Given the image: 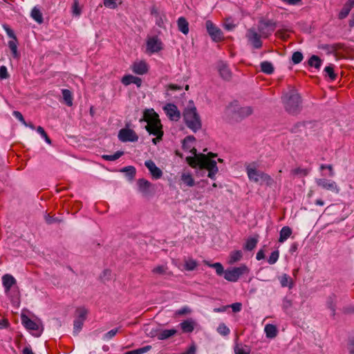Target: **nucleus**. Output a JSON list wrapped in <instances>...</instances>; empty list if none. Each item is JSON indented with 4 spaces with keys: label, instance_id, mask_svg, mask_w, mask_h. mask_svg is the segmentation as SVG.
I'll return each instance as SVG.
<instances>
[{
    "label": "nucleus",
    "instance_id": "1",
    "mask_svg": "<svg viewBox=\"0 0 354 354\" xmlns=\"http://www.w3.org/2000/svg\"><path fill=\"white\" fill-rule=\"evenodd\" d=\"M183 149L188 153L185 160L189 165L196 170L197 176L201 177L207 176L212 180L216 179L218 172L217 162L214 160L216 154L197 153L195 148V138L191 136L183 140Z\"/></svg>",
    "mask_w": 354,
    "mask_h": 354
},
{
    "label": "nucleus",
    "instance_id": "2",
    "mask_svg": "<svg viewBox=\"0 0 354 354\" xmlns=\"http://www.w3.org/2000/svg\"><path fill=\"white\" fill-rule=\"evenodd\" d=\"M245 171L248 179L255 183L271 186L274 180L271 176L259 169V165L257 162H252L245 166Z\"/></svg>",
    "mask_w": 354,
    "mask_h": 354
},
{
    "label": "nucleus",
    "instance_id": "3",
    "mask_svg": "<svg viewBox=\"0 0 354 354\" xmlns=\"http://www.w3.org/2000/svg\"><path fill=\"white\" fill-rule=\"evenodd\" d=\"M282 101L286 110L292 114L297 113L301 107V97L294 88H290L282 96Z\"/></svg>",
    "mask_w": 354,
    "mask_h": 354
},
{
    "label": "nucleus",
    "instance_id": "4",
    "mask_svg": "<svg viewBox=\"0 0 354 354\" xmlns=\"http://www.w3.org/2000/svg\"><path fill=\"white\" fill-rule=\"evenodd\" d=\"M183 117L186 125L193 131L196 132L201 128V119L194 105L188 106L185 109Z\"/></svg>",
    "mask_w": 354,
    "mask_h": 354
},
{
    "label": "nucleus",
    "instance_id": "5",
    "mask_svg": "<svg viewBox=\"0 0 354 354\" xmlns=\"http://www.w3.org/2000/svg\"><path fill=\"white\" fill-rule=\"evenodd\" d=\"M250 269L245 265L243 264L239 267H234L225 270L224 278L231 282H236L239 280L241 276L248 274Z\"/></svg>",
    "mask_w": 354,
    "mask_h": 354
},
{
    "label": "nucleus",
    "instance_id": "6",
    "mask_svg": "<svg viewBox=\"0 0 354 354\" xmlns=\"http://www.w3.org/2000/svg\"><path fill=\"white\" fill-rule=\"evenodd\" d=\"M146 122V130L150 133L155 135V111L153 109H147L143 111V116L140 120Z\"/></svg>",
    "mask_w": 354,
    "mask_h": 354
},
{
    "label": "nucleus",
    "instance_id": "7",
    "mask_svg": "<svg viewBox=\"0 0 354 354\" xmlns=\"http://www.w3.org/2000/svg\"><path fill=\"white\" fill-rule=\"evenodd\" d=\"M138 190L142 197L149 199L153 196V184L145 178L137 180Z\"/></svg>",
    "mask_w": 354,
    "mask_h": 354
},
{
    "label": "nucleus",
    "instance_id": "8",
    "mask_svg": "<svg viewBox=\"0 0 354 354\" xmlns=\"http://www.w3.org/2000/svg\"><path fill=\"white\" fill-rule=\"evenodd\" d=\"M207 31L212 40L219 41L222 40L223 35L221 30L216 26L211 21L208 20L205 23Z\"/></svg>",
    "mask_w": 354,
    "mask_h": 354
},
{
    "label": "nucleus",
    "instance_id": "9",
    "mask_svg": "<svg viewBox=\"0 0 354 354\" xmlns=\"http://www.w3.org/2000/svg\"><path fill=\"white\" fill-rule=\"evenodd\" d=\"M163 111L167 118L171 121H178L180 118V112L178 107L171 103H168L163 106Z\"/></svg>",
    "mask_w": 354,
    "mask_h": 354
},
{
    "label": "nucleus",
    "instance_id": "10",
    "mask_svg": "<svg viewBox=\"0 0 354 354\" xmlns=\"http://www.w3.org/2000/svg\"><path fill=\"white\" fill-rule=\"evenodd\" d=\"M248 43L254 48H260L262 46L261 34L259 35L254 28L249 29L245 35Z\"/></svg>",
    "mask_w": 354,
    "mask_h": 354
},
{
    "label": "nucleus",
    "instance_id": "11",
    "mask_svg": "<svg viewBox=\"0 0 354 354\" xmlns=\"http://www.w3.org/2000/svg\"><path fill=\"white\" fill-rule=\"evenodd\" d=\"M118 138L120 141L124 142H136L138 140V136L133 130L124 128L119 131Z\"/></svg>",
    "mask_w": 354,
    "mask_h": 354
},
{
    "label": "nucleus",
    "instance_id": "12",
    "mask_svg": "<svg viewBox=\"0 0 354 354\" xmlns=\"http://www.w3.org/2000/svg\"><path fill=\"white\" fill-rule=\"evenodd\" d=\"M316 183L318 186L333 192L338 193L339 191L337 184L333 180H327L325 178H319L316 180Z\"/></svg>",
    "mask_w": 354,
    "mask_h": 354
},
{
    "label": "nucleus",
    "instance_id": "13",
    "mask_svg": "<svg viewBox=\"0 0 354 354\" xmlns=\"http://www.w3.org/2000/svg\"><path fill=\"white\" fill-rule=\"evenodd\" d=\"M274 28V24L271 21H261L259 25V30L263 37H267L271 35Z\"/></svg>",
    "mask_w": 354,
    "mask_h": 354
},
{
    "label": "nucleus",
    "instance_id": "14",
    "mask_svg": "<svg viewBox=\"0 0 354 354\" xmlns=\"http://www.w3.org/2000/svg\"><path fill=\"white\" fill-rule=\"evenodd\" d=\"M2 283L5 288L6 294L9 296L12 286L17 283V281L13 276L6 274L2 277Z\"/></svg>",
    "mask_w": 354,
    "mask_h": 354
},
{
    "label": "nucleus",
    "instance_id": "15",
    "mask_svg": "<svg viewBox=\"0 0 354 354\" xmlns=\"http://www.w3.org/2000/svg\"><path fill=\"white\" fill-rule=\"evenodd\" d=\"M149 69L147 64L145 61L135 62L131 66L133 72L138 75H143L147 73Z\"/></svg>",
    "mask_w": 354,
    "mask_h": 354
},
{
    "label": "nucleus",
    "instance_id": "16",
    "mask_svg": "<svg viewBox=\"0 0 354 354\" xmlns=\"http://www.w3.org/2000/svg\"><path fill=\"white\" fill-rule=\"evenodd\" d=\"M182 183L187 187H193L195 181L190 171L183 170L180 175Z\"/></svg>",
    "mask_w": 354,
    "mask_h": 354
},
{
    "label": "nucleus",
    "instance_id": "17",
    "mask_svg": "<svg viewBox=\"0 0 354 354\" xmlns=\"http://www.w3.org/2000/svg\"><path fill=\"white\" fill-rule=\"evenodd\" d=\"M122 83L126 86L131 84H135L138 87H140L142 84V80L140 77H135L131 75H127L122 77Z\"/></svg>",
    "mask_w": 354,
    "mask_h": 354
},
{
    "label": "nucleus",
    "instance_id": "18",
    "mask_svg": "<svg viewBox=\"0 0 354 354\" xmlns=\"http://www.w3.org/2000/svg\"><path fill=\"white\" fill-rule=\"evenodd\" d=\"M177 26L179 31L184 35H186L189 33V23L185 17H180L178 19Z\"/></svg>",
    "mask_w": 354,
    "mask_h": 354
},
{
    "label": "nucleus",
    "instance_id": "19",
    "mask_svg": "<svg viewBox=\"0 0 354 354\" xmlns=\"http://www.w3.org/2000/svg\"><path fill=\"white\" fill-rule=\"evenodd\" d=\"M218 70L221 76L225 79L228 80L231 76V72L227 64L223 62L218 64Z\"/></svg>",
    "mask_w": 354,
    "mask_h": 354
},
{
    "label": "nucleus",
    "instance_id": "20",
    "mask_svg": "<svg viewBox=\"0 0 354 354\" xmlns=\"http://www.w3.org/2000/svg\"><path fill=\"white\" fill-rule=\"evenodd\" d=\"M21 320L22 323L26 328L32 330H38L39 329V325L30 319L28 317L23 315L21 317Z\"/></svg>",
    "mask_w": 354,
    "mask_h": 354
},
{
    "label": "nucleus",
    "instance_id": "21",
    "mask_svg": "<svg viewBox=\"0 0 354 354\" xmlns=\"http://www.w3.org/2000/svg\"><path fill=\"white\" fill-rule=\"evenodd\" d=\"M292 231L288 226H284L281 228L279 232V242H285L292 234Z\"/></svg>",
    "mask_w": 354,
    "mask_h": 354
},
{
    "label": "nucleus",
    "instance_id": "22",
    "mask_svg": "<svg viewBox=\"0 0 354 354\" xmlns=\"http://www.w3.org/2000/svg\"><path fill=\"white\" fill-rule=\"evenodd\" d=\"M195 326V322L192 319H188L180 324L183 332L190 333L193 331Z\"/></svg>",
    "mask_w": 354,
    "mask_h": 354
},
{
    "label": "nucleus",
    "instance_id": "23",
    "mask_svg": "<svg viewBox=\"0 0 354 354\" xmlns=\"http://www.w3.org/2000/svg\"><path fill=\"white\" fill-rule=\"evenodd\" d=\"M120 172L124 173L129 180L132 181L136 176V169L133 166H128L121 169Z\"/></svg>",
    "mask_w": 354,
    "mask_h": 354
},
{
    "label": "nucleus",
    "instance_id": "24",
    "mask_svg": "<svg viewBox=\"0 0 354 354\" xmlns=\"http://www.w3.org/2000/svg\"><path fill=\"white\" fill-rule=\"evenodd\" d=\"M243 257V253L241 250H235L230 252L228 259V263L232 265L239 261Z\"/></svg>",
    "mask_w": 354,
    "mask_h": 354
},
{
    "label": "nucleus",
    "instance_id": "25",
    "mask_svg": "<svg viewBox=\"0 0 354 354\" xmlns=\"http://www.w3.org/2000/svg\"><path fill=\"white\" fill-rule=\"evenodd\" d=\"M264 332L268 338H274L277 335V327L273 324H266L264 328Z\"/></svg>",
    "mask_w": 354,
    "mask_h": 354
},
{
    "label": "nucleus",
    "instance_id": "26",
    "mask_svg": "<svg viewBox=\"0 0 354 354\" xmlns=\"http://www.w3.org/2000/svg\"><path fill=\"white\" fill-rule=\"evenodd\" d=\"M280 283L282 287L292 288V281L291 278L286 274H283L279 278Z\"/></svg>",
    "mask_w": 354,
    "mask_h": 354
},
{
    "label": "nucleus",
    "instance_id": "27",
    "mask_svg": "<svg viewBox=\"0 0 354 354\" xmlns=\"http://www.w3.org/2000/svg\"><path fill=\"white\" fill-rule=\"evenodd\" d=\"M31 17L35 21H36L39 24H42L44 21L42 13L36 7H34L32 10Z\"/></svg>",
    "mask_w": 354,
    "mask_h": 354
},
{
    "label": "nucleus",
    "instance_id": "28",
    "mask_svg": "<svg viewBox=\"0 0 354 354\" xmlns=\"http://www.w3.org/2000/svg\"><path fill=\"white\" fill-rule=\"evenodd\" d=\"M261 70L266 74H272L274 71V67L270 62H263L261 63Z\"/></svg>",
    "mask_w": 354,
    "mask_h": 354
},
{
    "label": "nucleus",
    "instance_id": "29",
    "mask_svg": "<svg viewBox=\"0 0 354 354\" xmlns=\"http://www.w3.org/2000/svg\"><path fill=\"white\" fill-rule=\"evenodd\" d=\"M322 60L317 55H312L308 60L309 66L315 67V68H319L322 66Z\"/></svg>",
    "mask_w": 354,
    "mask_h": 354
},
{
    "label": "nucleus",
    "instance_id": "30",
    "mask_svg": "<svg viewBox=\"0 0 354 354\" xmlns=\"http://www.w3.org/2000/svg\"><path fill=\"white\" fill-rule=\"evenodd\" d=\"M198 266V263L196 260L189 258L185 260V269L188 271L194 270Z\"/></svg>",
    "mask_w": 354,
    "mask_h": 354
},
{
    "label": "nucleus",
    "instance_id": "31",
    "mask_svg": "<svg viewBox=\"0 0 354 354\" xmlns=\"http://www.w3.org/2000/svg\"><path fill=\"white\" fill-rule=\"evenodd\" d=\"M236 354H250V348L248 346L243 344H236L234 348Z\"/></svg>",
    "mask_w": 354,
    "mask_h": 354
},
{
    "label": "nucleus",
    "instance_id": "32",
    "mask_svg": "<svg viewBox=\"0 0 354 354\" xmlns=\"http://www.w3.org/2000/svg\"><path fill=\"white\" fill-rule=\"evenodd\" d=\"M146 52L150 55L155 53V37H149L147 41Z\"/></svg>",
    "mask_w": 354,
    "mask_h": 354
},
{
    "label": "nucleus",
    "instance_id": "33",
    "mask_svg": "<svg viewBox=\"0 0 354 354\" xmlns=\"http://www.w3.org/2000/svg\"><path fill=\"white\" fill-rule=\"evenodd\" d=\"M62 95L66 104L69 106H72L73 97L71 92L68 89H63Z\"/></svg>",
    "mask_w": 354,
    "mask_h": 354
},
{
    "label": "nucleus",
    "instance_id": "34",
    "mask_svg": "<svg viewBox=\"0 0 354 354\" xmlns=\"http://www.w3.org/2000/svg\"><path fill=\"white\" fill-rule=\"evenodd\" d=\"M162 124H160V120L158 118V115L156 113V142L161 140L163 136V131L162 130Z\"/></svg>",
    "mask_w": 354,
    "mask_h": 354
},
{
    "label": "nucleus",
    "instance_id": "35",
    "mask_svg": "<svg viewBox=\"0 0 354 354\" xmlns=\"http://www.w3.org/2000/svg\"><path fill=\"white\" fill-rule=\"evenodd\" d=\"M151 348L152 346L151 345H147L143 347L126 352L124 354H142L150 351Z\"/></svg>",
    "mask_w": 354,
    "mask_h": 354
},
{
    "label": "nucleus",
    "instance_id": "36",
    "mask_svg": "<svg viewBox=\"0 0 354 354\" xmlns=\"http://www.w3.org/2000/svg\"><path fill=\"white\" fill-rule=\"evenodd\" d=\"M8 46L10 48L14 57H18L17 52V39H12L8 41Z\"/></svg>",
    "mask_w": 354,
    "mask_h": 354
},
{
    "label": "nucleus",
    "instance_id": "37",
    "mask_svg": "<svg viewBox=\"0 0 354 354\" xmlns=\"http://www.w3.org/2000/svg\"><path fill=\"white\" fill-rule=\"evenodd\" d=\"M353 8L345 3L341 11L339 12L338 17L340 19L346 18Z\"/></svg>",
    "mask_w": 354,
    "mask_h": 354
},
{
    "label": "nucleus",
    "instance_id": "38",
    "mask_svg": "<svg viewBox=\"0 0 354 354\" xmlns=\"http://www.w3.org/2000/svg\"><path fill=\"white\" fill-rule=\"evenodd\" d=\"M123 154V151H118L113 155H103L102 158L109 161H114L120 158Z\"/></svg>",
    "mask_w": 354,
    "mask_h": 354
},
{
    "label": "nucleus",
    "instance_id": "39",
    "mask_svg": "<svg viewBox=\"0 0 354 354\" xmlns=\"http://www.w3.org/2000/svg\"><path fill=\"white\" fill-rule=\"evenodd\" d=\"M258 242L257 239L252 237L247 240L245 245V249L247 250H252L257 245Z\"/></svg>",
    "mask_w": 354,
    "mask_h": 354
},
{
    "label": "nucleus",
    "instance_id": "40",
    "mask_svg": "<svg viewBox=\"0 0 354 354\" xmlns=\"http://www.w3.org/2000/svg\"><path fill=\"white\" fill-rule=\"evenodd\" d=\"M176 333V330L174 329L165 330L160 332L158 334V339H165Z\"/></svg>",
    "mask_w": 354,
    "mask_h": 354
},
{
    "label": "nucleus",
    "instance_id": "41",
    "mask_svg": "<svg viewBox=\"0 0 354 354\" xmlns=\"http://www.w3.org/2000/svg\"><path fill=\"white\" fill-rule=\"evenodd\" d=\"M335 305H336V297L335 295H332L329 297L327 301V306L331 310L333 315L335 314Z\"/></svg>",
    "mask_w": 354,
    "mask_h": 354
},
{
    "label": "nucleus",
    "instance_id": "42",
    "mask_svg": "<svg viewBox=\"0 0 354 354\" xmlns=\"http://www.w3.org/2000/svg\"><path fill=\"white\" fill-rule=\"evenodd\" d=\"M217 331L219 334L222 335H227L230 333L229 328L223 323H221L218 325L217 328Z\"/></svg>",
    "mask_w": 354,
    "mask_h": 354
},
{
    "label": "nucleus",
    "instance_id": "43",
    "mask_svg": "<svg viewBox=\"0 0 354 354\" xmlns=\"http://www.w3.org/2000/svg\"><path fill=\"white\" fill-rule=\"evenodd\" d=\"M211 268H213L216 270V272L218 275H225V270L221 263H212V265H211Z\"/></svg>",
    "mask_w": 354,
    "mask_h": 354
},
{
    "label": "nucleus",
    "instance_id": "44",
    "mask_svg": "<svg viewBox=\"0 0 354 354\" xmlns=\"http://www.w3.org/2000/svg\"><path fill=\"white\" fill-rule=\"evenodd\" d=\"M279 257V251H277V250L274 251L270 254V255L268 259V262L271 265L274 264L278 261Z\"/></svg>",
    "mask_w": 354,
    "mask_h": 354
},
{
    "label": "nucleus",
    "instance_id": "45",
    "mask_svg": "<svg viewBox=\"0 0 354 354\" xmlns=\"http://www.w3.org/2000/svg\"><path fill=\"white\" fill-rule=\"evenodd\" d=\"M303 59V55L301 53L297 51L292 54V61L295 64L300 63Z\"/></svg>",
    "mask_w": 354,
    "mask_h": 354
},
{
    "label": "nucleus",
    "instance_id": "46",
    "mask_svg": "<svg viewBox=\"0 0 354 354\" xmlns=\"http://www.w3.org/2000/svg\"><path fill=\"white\" fill-rule=\"evenodd\" d=\"M37 131L45 139L46 142L48 144H51V140L48 136L47 133H46L43 127L39 126L37 128Z\"/></svg>",
    "mask_w": 354,
    "mask_h": 354
},
{
    "label": "nucleus",
    "instance_id": "47",
    "mask_svg": "<svg viewBox=\"0 0 354 354\" xmlns=\"http://www.w3.org/2000/svg\"><path fill=\"white\" fill-rule=\"evenodd\" d=\"M73 14L75 16H80L81 14V8L79 6V1L78 0H74L73 6Z\"/></svg>",
    "mask_w": 354,
    "mask_h": 354
},
{
    "label": "nucleus",
    "instance_id": "48",
    "mask_svg": "<svg viewBox=\"0 0 354 354\" xmlns=\"http://www.w3.org/2000/svg\"><path fill=\"white\" fill-rule=\"evenodd\" d=\"M145 166L149 169L153 178L155 177V163L152 160H147L145 163Z\"/></svg>",
    "mask_w": 354,
    "mask_h": 354
},
{
    "label": "nucleus",
    "instance_id": "49",
    "mask_svg": "<svg viewBox=\"0 0 354 354\" xmlns=\"http://www.w3.org/2000/svg\"><path fill=\"white\" fill-rule=\"evenodd\" d=\"M118 330H119L118 328H114V329L111 330L110 331L107 332L106 333H105L104 335L103 339L104 340H109V339H112L113 337L115 336V335L118 332Z\"/></svg>",
    "mask_w": 354,
    "mask_h": 354
},
{
    "label": "nucleus",
    "instance_id": "50",
    "mask_svg": "<svg viewBox=\"0 0 354 354\" xmlns=\"http://www.w3.org/2000/svg\"><path fill=\"white\" fill-rule=\"evenodd\" d=\"M252 112V109L250 106L241 107L239 111V113L242 116H248L250 115Z\"/></svg>",
    "mask_w": 354,
    "mask_h": 354
},
{
    "label": "nucleus",
    "instance_id": "51",
    "mask_svg": "<svg viewBox=\"0 0 354 354\" xmlns=\"http://www.w3.org/2000/svg\"><path fill=\"white\" fill-rule=\"evenodd\" d=\"M77 312L78 313L79 319H80V320L84 321L88 313L87 310L84 308H80L77 309Z\"/></svg>",
    "mask_w": 354,
    "mask_h": 354
},
{
    "label": "nucleus",
    "instance_id": "52",
    "mask_svg": "<svg viewBox=\"0 0 354 354\" xmlns=\"http://www.w3.org/2000/svg\"><path fill=\"white\" fill-rule=\"evenodd\" d=\"M84 321L80 319L74 321V333H77L82 328Z\"/></svg>",
    "mask_w": 354,
    "mask_h": 354
},
{
    "label": "nucleus",
    "instance_id": "53",
    "mask_svg": "<svg viewBox=\"0 0 354 354\" xmlns=\"http://www.w3.org/2000/svg\"><path fill=\"white\" fill-rule=\"evenodd\" d=\"M118 0H104V5L106 8L114 9L117 7Z\"/></svg>",
    "mask_w": 354,
    "mask_h": 354
},
{
    "label": "nucleus",
    "instance_id": "54",
    "mask_svg": "<svg viewBox=\"0 0 354 354\" xmlns=\"http://www.w3.org/2000/svg\"><path fill=\"white\" fill-rule=\"evenodd\" d=\"M324 71L327 75L329 76L330 80H334L335 78V75L333 72V68L331 66H326L324 68Z\"/></svg>",
    "mask_w": 354,
    "mask_h": 354
},
{
    "label": "nucleus",
    "instance_id": "55",
    "mask_svg": "<svg viewBox=\"0 0 354 354\" xmlns=\"http://www.w3.org/2000/svg\"><path fill=\"white\" fill-rule=\"evenodd\" d=\"M191 312H192V310H191V308L189 307H188V306H183L180 309L178 310L176 312V314L178 315H185V314H189Z\"/></svg>",
    "mask_w": 354,
    "mask_h": 354
},
{
    "label": "nucleus",
    "instance_id": "56",
    "mask_svg": "<svg viewBox=\"0 0 354 354\" xmlns=\"http://www.w3.org/2000/svg\"><path fill=\"white\" fill-rule=\"evenodd\" d=\"M235 27L236 24L229 19L224 23V28L227 30H232Z\"/></svg>",
    "mask_w": 354,
    "mask_h": 354
},
{
    "label": "nucleus",
    "instance_id": "57",
    "mask_svg": "<svg viewBox=\"0 0 354 354\" xmlns=\"http://www.w3.org/2000/svg\"><path fill=\"white\" fill-rule=\"evenodd\" d=\"M9 77V74L7 71V68L5 66L0 67V79H7Z\"/></svg>",
    "mask_w": 354,
    "mask_h": 354
},
{
    "label": "nucleus",
    "instance_id": "58",
    "mask_svg": "<svg viewBox=\"0 0 354 354\" xmlns=\"http://www.w3.org/2000/svg\"><path fill=\"white\" fill-rule=\"evenodd\" d=\"M3 27L9 37L12 38V39H17V37L15 36L13 30L8 25H3Z\"/></svg>",
    "mask_w": 354,
    "mask_h": 354
},
{
    "label": "nucleus",
    "instance_id": "59",
    "mask_svg": "<svg viewBox=\"0 0 354 354\" xmlns=\"http://www.w3.org/2000/svg\"><path fill=\"white\" fill-rule=\"evenodd\" d=\"M227 307H230L232 309V311L234 313H237L241 310L242 304L239 302H236Z\"/></svg>",
    "mask_w": 354,
    "mask_h": 354
},
{
    "label": "nucleus",
    "instance_id": "60",
    "mask_svg": "<svg viewBox=\"0 0 354 354\" xmlns=\"http://www.w3.org/2000/svg\"><path fill=\"white\" fill-rule=\"evenodd\" d=\"M13 115L17 118L23 124H26V122L25 121L24 116L22 114L18 111H14L12 113Z\"/></svg>",
    "mask_w": 354,
    "mask_h": 354
},
{
    "label": "nucleus",
    "instance_id": "61",
    "mask_svg": "<svg viewBox=\"0 0 354 354\" xmlns=\"http://www.w3.org/2000/svg\"><path fill=\"white\" fill-rule=\"evenodd\" d=\"M292 172L295 175L300 174V175H302V176H306L308 174L307 169H301V168L295 169L294 170H292Z\"/></svg>",
    "mask_w": 354,
    "mask_h": 354
},
{
    "label": "nucleus",
    "instance_id": "62",
    "mask_svg": "<svg viewBox=\"0 0 354 354\" xmlns=\"http://www.w3.org/2000/svg\"><path fill=\"white\" fill-rule=\"evenodd\" d=\"M196 348L195 345L192 344L190 346H189L185 351H184L180 354H196Z\"/></svg>",
    "mask_w": 354,
    "mask_h": 354
},
{
    "label": "nucleus",
    "instance_id": "63",
    "mask_svg": "<svg viewBox=\"0 0 354 354\" xmlns=\"http://www.w3.org/2000/svg\"><path fill=\"white\" fill-rule=\"evenodd\" d=\"M157 17L158 16L156 15V24L159 26H164L165 24H166L167 21V18L165 15L160 16L159 20H158Z\"/></svg>",
    "mask_w": 354,
    "mask_h": 354
},
{
    "label": "nucleus",
    "instance_id": "64",
    "mask_svg": "<svg viewBox=\"0 0 354 354\" xmlns=\"http://www.w3.org/2000/svg\"><path fill=\"white\" fill-rule=\"evenodd\" d=\"M45 220L48 224H51V223H53L58 221L57 218H53V216H50V215L46 216Z\"/></svg>",
    "mask_w": 354,
    "mask_h": 354
}]
</instances>
